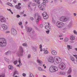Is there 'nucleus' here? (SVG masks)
Returning <instances> with one entry per match:
<instances>
[{
  "instance_id": "nucleus-39",
  "label": "nucleus",
  "mask_w": 77,
  "mask_h": 77,
  "mask_svg": "<svg viewBox=\"0 0 77 77\" xmlns=\"http://www.w3.org/2000/svg\"><path fill=\"white\" fill-rule=\"evenodd\" d=\"M71 60L72 61H74V60H75L74 58L72 57L71 58Z\"/></svg>"
},
{
  "instance_id": "nucleus-25",
  "label": "nucleus",
  "mask_w": 77,
  "mask_h": 77,
  "mask_svg": "<svg viewBox=\"0 0 77 77\" xmlns=\"http://www.w3.org/2000/svg\"><path fill=\"white\" fill-rule=\"evenodd\" d=\"M18 62L19 63V65L20 66H21V65H22V64L21 63V62L20 58H19Z\"/></svg>"
},
{
  "instance_id": "nucleus-27",
  "label": "nucleus",
  "mask_w": 77,
  "mask_h": 77,
  "mask_svg": "<svg viewBox=\"0 0 77 77\" xmlns=\"http://www.w3.org/2000/svg\"><path fill=\"white\" fill-rule=\"evenodd\" d=\"M44 19H47L48 18V16L47 15L45 16L44 17H43Z\"/></svg>"
},
{
  "instance_id": "nucleus-18",
  "label": "nucleus",
  "mask_w": 77,
  "mask_h": 77,
  "mask_svg": "<svg viewBox=\"0 0 77 77\" xmlns=\"http://www.w3.org/2000/svg\"><path fill=\"white\" fill-rule=\"evenodd\" d=\"M67 48L69 50V49H72V46H70L69 45H67Z\"/></svg>"
},
{
  "instance_id": "nucleus-15",
  "label": "nucleus",
  "mask_w": 77,
  "mask_h": 77,
  "mask_svg": "<svg viewBox=\"0 0 77 77\" xmlns=\"http://www.w3.org/2000/svg\"><path fill=\"white\" fill-rule=\"evenodd\" d=\"M15 8L18 9H20L21 8V7H20V6L18 5H16L15 6Z\"/></svg>"
},
{
  "instance_id": "nucleus-3",
  "label": "nucleus",
  "mask_w": 77,
  "mask_h": 77,
  "mask_svg": "<svg viewBox=\"0 0 77 77\" xmlns=\"http://www.w3.org/2000/svg\"><path fill=\"white\" fill-rule=\"evenodd\" d=\"M54 59L57 63H60L62 62L61 58L57 56L55 57H54Z\"/></svg>"
},
{
  "instance_id": "nucleus-12",
  "label": "nucleus",
  "mask_w": 77,
  "mask_h": 77,
  "mask_svg": "<svg viewBox=\"0 0 77 77\" xmlns=\"http://www.w3.org/2000/svg\"><path fill=\"white\" fill-rule=\"evenodd\" d=\"M37 62L39 63L40 66L42 65V62L41 61V60H37Z\"/></svg>"
},
{
  "instance_id": "nucleus-4",
  "label": "nucleus",
  "mask_w": 77,
  "mask_h": 77,
  "mask_svg": "<svg viewBox=\"0 0 77 77\" xmlns=\"http://www.w3.org/2000/svg\"><path fill=\"white\" fill-rule=\"evenodd\" d=\"M69 19V17H62L60 18V21H63L65 22L68 21V20Z\"/></svg>"
},
{
  "instance_id": "nucleus-17",
  "label": "nucleus",
  "mask_w": 77,
  "mask_h": 77,
  "mask_svg": "<svg viewBox=\"0 0 77 77\" xmlns=\"http://www.w3.org/2000/svg\"><path fill=\"white\" fill-rule=\"evenodd\" d=\"M27 31L28 32H31V31H32V28H27Z\"/></svg>"
},
{
  "instance_id": "nucleus-8",
  "label": "nucleus",
  "mask_w": 77,
  "mask_h": 77,
  "mask_svg": "<svg viewBox=\"0 0 77 77\" xmlns=\"http://www.w3.org/2000/svg\"><path fill=\"white\" fill-rule=\"evenodd\" d=\"M48 61L50 63H53L54 62V59L52 57H50L48 58Z\"/></svg>"
},
{
  "instance_id": "nucleus-46",
  "label": "nucleus",
  "mask_w": 77,
  "mask_h": 77,
  "mask_svg": "<svg viewBox=\"0 0 77 77\" xmlns=\"http://www.w3.org/2000/svg\"><path fill=\"white\" fill-rule=\"evenodd\" d=\"M32 6H36V4H32Z\"/></svg>"
},
{
  "instance_id": "nucleus-62",
  "label": "nucleus",
  "mask_w": 77,
  "mask_h": 77,
  "mask_svg": "<svg viewBox=\"0 0 77 77\" xmlns=\"http://www.w3.org/2000/svg\"><path fill=\"white\" fill-rule=\"evenodd\" d=\"M21 5V3H19L18 4V6H20V5Z\"/></svg>"
},
{
  "instance_id": "nucleus-52",
  "label": "nucleus",
  "mask_w": 77,
  "mask_h": 77,
  "mask_svg": "<svg viewBox=\"0 0 77 77\" xmlns=\"http://www.w3.org/2000/svg\"><path fill=\"white\" fill-rule=\"evenodd\" d=\"M22 75H23V76H25L26 75V74H25L24 73H23Z\"/></svg>"
},
{
  "instance_id": "nucleus-13",
  "label": "nucleus",
  "mask_w": 77,
  "mask_h": 77,
  "mask_svg": "<svg viewBox=\"0 0 77 77\" xmlns=\"http://www.w3.org/2000/svg\"><path fill=\"white\" fill-rule=\"evenodd\" d=\"M45 28L47 30H51V27H50V26L48 25H47L45 26Z\"/></svg>"
},
{
  "instance_id": "nucleus-57",
  "label": "nucleus",
  "mask_w": 77,
  "mask_h": 77,
  "mask_svg": "<svg viewBox=\"0 0 77 77\" xmlns=\"http://www.w3.org/2000/svg\"><path fill=\"white\" fill-rule=\"evenodd\" d=\"M6 33H10V32L9 31H7L6 32Z\"/></svg>"
},
{
  "instance_id": "nucleus-36",
  "label": "nucleus",
  "mask_w": 77,
  "mask_h": 77,
  "mask_svg": "<svg viewBox=\"0 0 77 77\" xmlns=\"http://www.w3.org/2000/svg\"><path fill=\"white\" fill-rule=\"evenodd\" d=\"M23 46H26V47H27V44L26 43H23Z\"/></svg>"
},
{
  "instance_id": "nucleus-64",
  "label": "nucleus",
  "mask_w": 77,
  "mask_h": 77,
  "mask_svg": "<svg viewBox=\"0 0 77 77\" xmlns=\"http://www.w3.org/2000/svg\"><path fill=\"white\" fill-rule=\"evenodd\" d=\"M68 77H71V75H69L68 76Z\"/></svg>"
},
{
  "instance_id": "nucleus-59",
  "label": "nucleus",
  "mask_w": 77,
  "mask_h": 77,
  "mask_svg": "<svg viewBox=\"0 0 77 77\" xmlns=\"http://www.w3.org/2000/svg\"><path fill=\"white\" fill-rule=\"evenodd\" d=\"M31 20H34V19H33V17H31Z\"/></svg>"
},
{
  "instance_id": "nucleus-29",
  "label": "nucleus",
  "mask_w": 77,
  "mask_h": 77,
  "mask_svg": "<svg viewBox=\"0 0 77 77\" xmlns=\"http://www.w3.org/2000/svg\"><path fill=\"white\" fill-rule=\"evenodd\" d=\"M68 41V38H66L64 40V42H66Z\"/></svg>"
},
{
  "instance_id": "nucleus-43",
  "label": "nucleus",
  "mask_w": 77,
  "mask_h": 77,
  "mask_svg": "<svg viewBox=\"0 0 77 77\" xmlns=\"http://www.w3.org/2000/svg\"><path fill=\"white\" fill-rule=\"evenodd\" d=\"M43 67H44V69H45V68H47V67L46 66H45V64H43Z\"/></svg>"
},
{
  "instance_id": "nucleus-1",
  "label": "nucleus",
  "mask_w": 77,
  "mask_h": 77,
  "mask_svg": "<svg viewBox=\"0 0 77 77\" xmlns=\"http://www.w3.org/2000/svg\"><path fill=\"white\" fill-rule=\"evenodd\" d=\"M6 40L3 38H0V47H3L6 45Z\"/></svg>"
},
{
  "instance_id": "nucleus-20",
  "label": "nucleus",
  "mask_w": 77,
  "mask_h": 77,
  "mask_svg": "<svg viewBox=\"0 0 77 77\" xmlns=\"http://www.w3.org/2000/svg\"><path fill=\"white\" fill-rule=\"evenodd\" d=\"M11 54V51H8L5 53V54L6 55H10V54Z\"/></svg>"
},
{
  "instance_id": "nucleus-26",
  "label": "nucleus",
  "mask_w": 77,
  "mask_h": 77,
  "mask_svg": "<svg viewBox=\"0 0 77 77\" xmlns=\"http://www.w3.org/2000/svg\"><path fill=\"white\" fill-rule=\"evenodd\" d=\"M71 72V69L70 68L68 71L67 72V73L68 74H70Z\"/></svg>"
},
{
  "instance_id": "nucleus-51",
  "label": "nucleus",
  "mask_w": 77,
  "mask_h": 77,
  "mask_svg": "<svg viewBox=\"0 0 77 77\" xmlns=\"http://www.w3.org/2000/svg\"><path fill=\"white\" fill-rule=\"evenodd\" d=\"M73 56H74V57H76V59H77V55H73Z\"/></svg>"
},
{
  "instance_id": "nucleus-9",
  "label": "nucleus",
  "mask_w": 77,
  "mask_h": 77,
  "mask_svg": "<svg viewBox=\"0 0 77 77\" xmlns=\"http://www.w3.org/2000/svg\"><path fill=\"white\" fill-rule=\"evenodd\" d=\"M11 33L13 35H15L17 34V31L14 29H11Z\"/></svg>"
},
{
  "instance_id": "nucleus-35",
  "label": "nucleus",
  "mask_w": 77,
  "mask_h": 77,
  "mask_svg": "<svg viewBox=\"0 0 77 77\" xmlns=\"http://www.w3.org/2000/svg\"><path fill=\"white\" fill-rule=\"evenodd\" d=\"M5 60L6 61V62H9V59L7 58L5 59Z\"/></svg>"
},
{
  "instance_id": "nucleus-48",
  "label": "nucleus",
  "mask_w": 77,
  "mask_h": 77,
  "mask_svg": "<svg viewBox=\"0 0 77 77\" xmlns=\"http://www.w3.org/2000/svg\"><path fill=\"white\" fill-rule=\"evenodd\" d=\"M33 51H36V48H33Z\"/></svg>"
},
{
  "instance_id": "nucleus-38",
  "label": "nucleus",
  "mask_w": 77,
  "mask_h": 77,
  "mask_svg": "<svg viewBox=\"0 0 77 77\" xmlns=\"http://www.w3.org/2000/svg\"><path fill=\"white\" fill-rule=\"evenodd\" d=\"M65 72H61V75H65Z\"/></svg>"
},
{
  "instance_id": "nucleus-47",
  "label": "nucleus",
  "mask_w": 77,
  "mask_h": 77,
  "mask_svg": "<svg viewBox=\"0 0 77 77\" xmlns=\"http://www.w3.org/2000/svg\"><path fill=\"white\" fill-rule=\"evenodd\" d=\"M22 23H23L22 22H20L19 23V24L20 25V26H21V24H22Z\"/></svg>"
},
{
  "instance_id": "nucleus-19",
  "label": "nucleus",
  "mask_w": 77,
  "mask_h": 77,
  "mask_svg": "<svg viewBox=\"0 0 77 77\" xmlns=\"http://www.w3.org/2000/svg\"><path fill=\"white\" fill-rule=\"evenodd\" d=\"M8 68L10 70H12L14 68V67H13V66L12 65H9L8 66Z\"/></svg>"
},
{
  "instance_id": "nucleus-32",
  "label": "nucleus",
  "mask_w": 77,
  "mask_h": 77,
  "mask_svg": "<svg viewBox=\"0 0 77 77\" xmlns=\"http://www.w3.org/2000/svg\"><path fill=\"white\" fill-rule=\"evenodd\" d=\"M0 77H5V74H3L0 75Z\"/></svg>"
},
{
  "instance_id": "nucleus-60",
  "label": "nucleus",
  "mask_w": 77,
  "mask_h": 77,
  "mask_svg": "<svg viewBox=\"0 0 77 77\" xmlns=\"http://www.w3.org/2000/svg\"><path fill=\"white\" fill-rule=\"evenodd\" d=\"M13 2L14 3H16L17 1L16 0H14Z\"/></svg>"
},
{
  "instance_id": "nucleus-31",
  "label": "nucleus",
  "mask_w": 77,
  "mask_h": 77,
  "mask_svg": "<svg viewBox=\"0 0 77 77\" xmlns=\"http://www.w3.org/2000/svg\"><path fill=\"white\" fill-rule=\"evenodd\" d=\"M18 62V61L16 60L14 62V65H16L17 63Z\"/></svg>"
},
{
  "instance_id": "nucleus-37",
  "label": "nucleus",
  "mask_w": 77,
  "mask_h": 77,
  "mask_svg": "<svg viewBox=\"0 0 77 77\" xmlns=\"http://www.w3.org/2000/svg\"><path fill=\"white\" fill-rule=\"evenodd\" d=\"M29 77H34V75L32 74H30Z\"/></svg>"
},
{
  "instance_id": "nucleus-7",
  "label": "nucleus",
  "mask_w": 77,
  "mask_h": 77,
  "mask_svg": "<svg viewBox=\"0 0 77 77\" xmlns=\"http://www.w3.org/2000/svg\"><path fill=\"white\" fill-rule=\"evenodd\" d=\"M66 67V65L65 63H62L59 65V68L61 69H64Z\"/></svg>"
},
{
  "instance_id": "nucleus-23",
  "label": "nucleus",
  "mask_w": 77,
  "mask_h": 77,
  "mask_svg": "<svg viewBox=\"0 0 77 77\" xmlns=\"http://www.w3.org/2000/svg\"><path fill=\"white\" fill-rule=\"evenodd\" d=\"M42 5H43V7L44 8H45L46 7V3H45V2H43L42 3Z\"/></svg>"
},
{
  "instance_id": "nucleus-53",
  "label": "nucleus",
  "mask_w": 77,
  "mask_h": 77,
  "mask_svg": "<svg viewBox=\"0 0 77 77\" xmlns=\"http://www.w3.org/2000/svg\"><path fill=\"white\" fill-rule=\"evenodd\" d=\"M67 29V27H66L64 28L63 29V30H66Z\"/></svg>"
},
{
  "instance_id": "nucleus-34",
  "label": "nucleus",
  "mask_w": 77,
  "mask_h": 77,
  "mask_svg": "<svg viewBox=\"0 0 77 77\" xmlns=\"http://www.w3.org/2000/svg\"><path fill=\"white\" fill-rule=\"evenodd\" d=\"M38 20H41V17L39 16H38Z\"/></svg>"
},
{
  "instance_id": "nucleus-11",
  "label": "nucleus",
  "mask_w": 77,
  "mask_h": 77,
  "mask_svg": "<svg viewBox=\"0 0 77 77\" xmlns=\"http://www.w3.org/2000/svg\"><path fill=\"white\" fill-rule=\"evenodd\" d=\"M2 28L4 30H5V29H7L8 28V26L4 24L2 26Z\"/></svg>"
},
{
  "instance_id": "nucleus-61",
  "label": "nucleus",
  "mask_w": 77,
  "mask_h": 77,
  "mask_svg": "<svg viewBox=\"0 0 77 77\" xmlns=\"http://www.w3.org/2000/svg\"><path fill=\"white\" fill-rule=\"evenodd\" d=\"M17 71H15L14 72V74H17Z\"/></svg>"
},
{
  "instance_id": "nucleus-45",
  "label": "nucleus",
  "mask_w": 77,
  "mask_h": 77,
  "mask_svg": "<svg viewBox=\"0 0 77 77\" xmlns=\"http://www.w3.org/2000/svg\"><path fill=\"white\" fill-rule=\"evenodd\" d=\"M52 22L53 23H56V21L54 20V19L52 20Z\"/></svg>"
},
{
  "instance_id": "nucleus-14",
  "label": "nucleus",
  "mask_w": 77,
  "mask_h": 77,
  "mask_svg": "<svg viewBox=\"0 0 77 77\" xmlns=\"http://www.w3.org/2000/svg\"><path fill=\"white\" fill-rule=\"evenodd\" d=\"M51 53L53 55H56L57 54V52L55 51H52Z\"/></svg>"
},
{
  "instance_id": "nucleus-54",
  "label": "nucleus",
  "mask_w": 77,
  "mask_h": 77,
  "mask_svg": "<svg viewBox=\"0 0 77 77\" xmlns=\"http://www.w3.org/2000/svg\"><path fill=\"white\" fill-rule=\"evenodd\" d=\"M49 32H50V30L46 31V32L47 33V34H48V33H49Z\"/></svg>"
},
{
  "instance_id": "nucleus-58",
  "label": "nucleus",
  "mask_w": 77,
  "mask_h": 77,
  "mask_svg": "<svg viewBox=\"0 0 77 77\" xmlns=\"http://www.w3.org/2000/svg\"><path fill=\"white\" fill-rule=\"evenodd\" d=\"M42 48V45H40V48L41 49Z\"/></svg>"
},
{
  "instance_id": "nucleus-28",
  "label": "nucleus",
  "mask_w": 77,
  "mask_h": 77,
  "mask_svg": "<svg viewBox=\"0 0 77 77\" xmlns=\"http://www.w3.org/2000/svg\"><path fill=\"white\" fill-rule=\"evenodd\" d=\"M47 13L46 12H44L43 14H42V15L43 17H45V16H46L47 15Z\"/></svg>"
},
{
  "instance_id": "nucleus-10",
  "label": "nucleus",
  "mask_w": 77,
  "mask_h": 77,
  "mask_svg": "<svg viewBox=\"0 0 77 77\" xmlns=\"http://www.w3.org/2000/svg\"><path fill=\"white\" fill-rule=\"evenodd\" d=\"M0 20L1 21V22H5L6 19L3 16H0Z\"/></svg>"
},
{
  "instance_id": "nucleus-33",
  "label": "nucleus",
  "mask_w": 77,
  "mask_h": 77,
  "mask_svg": "<svg viewBox=\"0 0 77 77\" xmlns=\"http://www.w3.org/2000/svg\"><path fill=\"white\" fill-rule=\"evenodd\" d=\"M40 10H42V11H45V8H42V7H40Z\"/></svg>"
},
{
  "instance_id": "nucleus-63",
  "label": "nucleus",
  "mask_w": 77,
  "mask_h": 77,
  "mask_svg": "<svg viewBox=\"0 0 77 77\" xmlns=\"http://www.w3.org/2000/svg\"><path fill=\"white\" fill-rule=\"evenodd\" d=\"M74 16H76V13H74Z\"/></svg>"
},
{
  "instance_id": "nucleus-30",
  "label": "nucleus",
  "mask_w": 77,
  "mask_h": 77,
  "mask_svg": "<svg viewBox=\"0 0 77 77\" xmlns=\"http://www.w3.org/2000/svg\"><path fill=\"white\" fill-rule=\"evenodd\" d=\"M73 33L75 35H77V32L75 30H74L73 31Z\"/></svg>"
},
{
  "instance_id": "nucleus-56",
  "label": "nucleus",
  "mask_w": 77,
  "mask_h": 77,
  "mask_svg": "<svg viewBox=\"0 0 77 77\" xmlns=\"http://www.w3.org/2000/svg\"><path fill=\"white\" fill-rule=\"evenodd\" d=\"M44 1H45V3H48V0H44Z\"/></svg>"
},
{
  "instance_id": "nucleus-5",
  "label": "nucleus",
  "mask_w": 77,
  "mask_h": 77,
  "mask_svg": "<svg viewBox=\"0 0 77 77\" xmlns=\"http://www.w3.org/2000/svg\"><path fill=\"white\" fill-rule=\"evenodd\" d=\"M23 49L21 46H20V51H19L17 53V55L18 56H23Z\"/></svg>"
},
{
  "instance_id": "nucleus-49",
  "label": "nucleus",
  "mask_w": 77,
  "mask_h": 77,
  "mask_svg": "<svg viewBox=\"0 0 77 77\" xmlns=\"http://www.w3.org/2000/svg\"><path fill=\"white\" fill-rule=\"evenodd\" d=\"M39 19H38L36 21V23H38V22H39Z\"/></svg>"
},
{
  "instance_id": "nucleus-22",
  "label": "nucleus",
  "mask_w": 77,
  "mask_h": 77,
  "mask_svg": "<svg viewBox=\"0 0 77 77\" xmlns=\"http://www.w3.org/2000/svg\"><path fill=\"white\" fill-rule=\"evenodd\" d=\"M70 39L71 41H73L75 39V37L73 36H70Z\"/></svg>"
},
{
  "instance_id": "nucleus-40",
  "label": "nucleus",
  "mask_w": 77,
  "mask_h": 77,
  "mask_svg": "<svg viewBox=\"0 0 77 77\" xmlns=\"http://www.w3.org/2000/svg\"><path fill=\"white\" fill-rule=\"evenodd\" d=\"M42 5H38V7L39 8H41V7H42Z\"/></svg>"
},
{
  "instance_id": "nucleus-42",
  "label": "nucleus",
  "mask_w": 77,
  "mask_h": 77,
  "mask_svg": "<svg viewBox=\"0 0 77 77\" xmlns=\"http://www.w3.org/2000/svg\"><path fill=\"white\" fill-rule=\"evenodd\" d=\"M58 75H62V72H59L58 73Z\"/></svg>"
},
{
  "instance_id": "nucleus-50",
  "label": "nucleus",
  "mask_w": 77,
  "mask_h": 77,
  "mask_svg": "<svg viewBox=\"0 0 77 77\" xmlns=\"http://www.w3.org/2000/svg\"><path fill=\"white\" fill-rule=\"evenodd\" d=\"M35 17H37V16L38 17V16H39V15H38V13H36L35 14Z\"/></svg>"
},
{
  "instance_id": "nucleus-6",
  "label": "nucleus",
  "mask_w": 77,
  "mask_h": 77,
  "mask_svg": "<svg viewBox=\"0 0 77 77\" xmlns=\"http://www.w3.org/2000/svg\"><path fill=\"white\" fill-rule=\"evenodd\" d=\"M56 25L57 27L59 28H61L64 25V23H63L58 21L56 23Z\"/></svg>"
},
{
  "instance_id": "nucleus-16",
  "label": "nucleus",
  "mask_w": 77,
  "mask_h": 77,
  "mask_svg": "<svg viewBox=\"0 0 77 77\" xmlns=\"http://www.w3.org/2000/svg\"><path fill=\"white\" fill-rule=\"evenodd\" d=\"M38 69L39 71H45V70L41 67H38Z\"/></svg>"
},
{
  "instance_id": "nucleus-41",
  "label": "nucleus",
  "mask_w": 77,
  "mask_h": 77,
  "mask_svg": "<svg viewBox=\"0 0 77 77\" xmlns=\"http://www.w3.org/2000/svg\"><path fill=\"white\" fill-rule=\"evenodd\" d=\"M7 10H8V11H10L12 14H13V12H12V11L11 10V9H8Z\"/></svg>"
},
{
  "instance_id": "nucleus-2",
  "label": "nucleus",
  "mask_w": 77,
  "mask_h": 77,
  "mask_svg": "<svg viewBox=\"0 0 77 77\" xmlns=\"http://www.w3.org/2000/svg\"><path fill=\"white\" fill-rule=\"evenodd\" d=\"M58 70V68L54 66H51L49 69V71L51 72H54L57 71Z\"/></svg>"
},
{
  "instance_id": "nucleus-44",
  "label": "nucleus",
  "mask_w": 77,
  "mask_h": 77,
  "mask_svg": "<svg viewBox=\"0 0 77 77\" xmlns=\"http://www.w3.org/2000/svg\"><path fill=\"white\" fill-rule=\"evenodd\" d=\"M8 5H9V6H11L12 4H11V3H7Z\"/></svg>"
},
{
  "instance_id": "nucleus-21",
  "label": "nucleus",
  "mask_w": 77,
  "mask_h": 77,
  "mask_svg": "<svg viewBox=\"0 0 77 77\" xmlns=\"http://www.w3.org/2000/svg\"><path fill=\"white\" fill-rule=\"evenodd\" d=\"M34 2H36L37 5H39L40 4V2H39V0H35L34 1Z\"/></svg>"
},
{
  "instance_id": "nucleus-55",
  "label": "nucleus",
  "mask_w": 77,
  "mask_h": 77,
  "mask_svg": "<svg viewBox=\"0 0 77 77\" xmlns=\"http://www.w3.org/2000/svg\"><path fill=\"white\" fill-rule=\"evenodd\" d=\"M17 18H19V17H20V16L19 15H17Z\"/></svg>"
},
{
  "instance_id": "nucleus-24",
  "label": "nucleus",
  "mask_w": 77,
  "mask_h": 77,
  "mask_svg": "<svg viewBox=\"0 0 77 77\" xmlns=\"http://www.w3.org/2000/svg\"><path fill=\"white\" fill-rule=\"evenodd\" d=\"M44 52V54H48V51L46 49H44L43 50Z\"/></svg>"
}]
</instances>
